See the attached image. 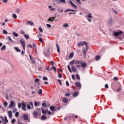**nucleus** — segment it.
<instances>
[{
  "label": "nucleus",
  "mask_w": 124,
  "mask_h": 124,
  "mask_svg": "<svg viewBox=\"0 0 124 124\" xmlns=\"http://www.w3.org/2000/svg\"><path fill=\"white\" fill-rule=\"evenodd\" d=\"M84 45H85L86 47H88L89 46V44L86 41H83L82 42H79L78 44V47L83 46Z\"/></svg>",
  "instance_id": "obj_1"
},
{
  "label": "nucleus",
  "mask_w": 124,
  "mask_h": 124,
  "mask_svg": "<svg viewBox=\"0 0 124 124\" xmlns=\"http://www.w3.org/2000/svg\"><path fill=\"white\" fill-rule=\"evenodd\" d=\"M88 49L89 48H88V46H86L85 49H83V50H82L83 54V56L84 57V58H86L87 52H88Z\"/></svg>",
  "instance_id": "obj_2"
},
{
  "label": "nucleus",
  "mask_w": 124,
  "mask_h": 124,
  "mask_svg": "<svg viewBox=\"0 0 124 124\" xmlns=\"http://www.w3.org/2000/svg\"><path fill=\"white\" fill-rule=\"evenodd\" d=\"M80 64L81 66H82V67H83V68H85V67H87V62H82L81 61V62H80Z\"/></svg>",
  "instance_id": "obj_3"
},
{
  "label": "nucleus",
  "mask_w": 124,
  "mask_h": 124,
  "mask_svg": "<svg viewBox=\"0 0 124 124\" xmlns=\"http://www.w3.org/2000/svg\"><path fill=\"white\" fill-rule=\"evenodd\" d=\"M30 60L32 62V63H35V59L31 56V55H29Z\"/></svg>",
  "instance_id": "obj_4"
},
{
  "label": "nucleus",
  "mask_w": 124,
  "mask_h": 124,
  "mask_svg": "<svg viewBox=\"0 0 124 124\" xmlns=\"http://www.w3.org/2000/svg\"><path fill=\"white\" fill-rule=\"evenodd\" d=\"M21 105L22 106V109L23 111H27V109L26 108V103H22Z\"/></svg>",
  "instance_id": "obj_5"
},
{
  "label": "nucleus",
  "mask_w": 124,
  "mask_h": 124,
  "mask_svg": "<svg viewBox=\"0 0 124 124\" xmlns=\"http://www.w3.org/2000/svg\"><path fill=\"white\" fill-rule=\"evenodd\" d=\"M69 2L71 4V5L74 8H75V9H77V6L75 4H74L71 0H69Z\"/></svg>",
  "instance_id": "obj_6"
},
{
  "label": "nucleus",
  "mask_w": 124,
  "mask_h": 124,
  "mask_svg": "<svg viewBox=\"0 0 124 124\" xmlns=\"http://www.w3.org/2000/svg\"><path fill=\"white\" fill-rule=\"evenodd\" d=\"M45 56L46 57H49L50 56V50L47 49V51L44 53Z\"/></svg>",
  "instance_id": "obj_7"
},
{
  "label": "nucleus",
  "mask_w": 124,
  "mask_h": 124,
  "mask_svg": "<svg viewBox=\"0 0 124 124\" xmlns=\"http://www.w3.org/2000/svg\"><path fill=\"white\" fill-rule=\"evenodd\" d=\"M55 19H56V16H53V17H50L47 20V22H53L54 21V20H55Z\"/></svg>",
  "instance_id": "obj_8"
},
{
  "label": "nucleus",
  "mask_w": 124,
  "mask_h": 124,
  "mask_svg": "<svg viewBox=\"0 0 124 124\" xmlns=\"http://www.w3.org/2000/svg\"><path fill=\"white\" fill-rule=\"evenodd\" d=\"M75 85L76 87H77V88H79V89H81V88H82V85L80 82L76 83Z\"/></svg>",
  "instance_id": "obj_9"
},
{
  "label": "nucleus",
  "mask_w": 124,
  "mask_h": 124,
  "mask_svg": "<svg viewBox=\"0 0 124 124\" xmlns=\"http://www.w3.org/2000/svg\"><path fill=\"white\" fill-rule=\"evenodd\" d=\"M33 115L34 116V118H37V117H38L39 113L37 111H34Z\"/></svg>",
  "instance_id": "obj_10"
},
{
  "label": "nucleus",
  "mask_w": 124,
  "mask_h": 124,
  "mask_svg": "<svg viewBox=\"0 0 124 124\" xmlns=\"http://www.w3.org/2000/svg\"><path fill=\"white\" fill-rule=\"evenodd\" d=\"M26 24L28 25H30V26H33V25H34L33 22L31 21H27Z\"/></svg>",
  "instance_id": "obj_11"
},
{
  "label": "nucleus",
  "mask_w": 124,
  "mask_h": 124,
  "mask_svg": "<svg viewBox=\"0 0 124 124\" xmlns=\"http://www.w3.org/2000/svg\"><path fill=\"white\" fill-rule=\"evenodd\" d=\"M41 111H42V114H46V113H47V111H48V109H46V110H45V109L42 108Z\"/></svg>",
  "instance_id": "obj_12"
},
{
  "label": "nucleus",
  "mask_w": 124,
  "mask_h": 124,
  "mask_svg": "<svg viewBox=\"0 0 124 124\" xmlns=\"http://www.w3.org/2000/svg\"><path fill=\"white\" fill-rule=\"evenodd\" d=\"M72 70L73 72H77V69L76 68V67H75V66H72Z\"/></svg>",
  "instance_id": "obj_13"
},
{
  "label": "nucleus",
  "mask_w": 124,
  "mask_h": 124,
  "mask_svg": "<svg viewBox=\"0 0 124 124\" xmlns=\"http://www.w3.org/2000/svg\"><path fill=\"white\" fill-rule=\"evenodd\" d=\"M23 118L24 120H25V121L29 120V116H28L27 114H24Z\"/></svg>",
  "instance_id": "obj_14"
},
{
  "label": "nucleus",
  "mask_w": 124,
  "mask_h": 124,
  "mask_svg": "<svg viewBox=\"0 0 124 124\" xmlns=\"http://www.w3.org/2000/svg\"><path fill=\"white\" fill-rule=\"evenodd\" d=\"M20 43L21 44H22V46L26 45V43H25V40H24V39H21L20 40Z\"/></svg>",
  "instance_id": "obj_15"
},
{
  "label": "nucleus",
  "mask_w": 124,
  "mask_h": 124,
  "mask_svg": "<svg viewBox=\"0 0 124 124\" xmlns=\"http://www.w3.org/2000/svg\"><path fill=\"white\" fill-rule=\"evenodd\" d=\"M52 7V6H48V9H49L50 11H55V10H56V8Z\"/></svg>",
  "instance_id": "obj_16"
},
{
  "label": "nucleus",
  "mask_w": 124,
  "mask_h": 124,
  "mask_svg": "<svg viewBox=\"0 0 124 124\" xmlns=\"http://www.w3.org/2000/svg\"><path fill=\"white\" fill-rule=\"evenodd\" d=\"M108 25H109L110 26H112V25H113V21H112V18H110V19L108 20Z\"/></svg>",
  "instance_id": "obj_17"
},
{
  "label": "nucleus",
  "mask_w": 124,
  "mask_h": 124,
  "mask_svg": "<svg viewBox=\"0 0 124 124\" xmlns=\"http://www.w3.org/2000/svg\"><path fill=\"white\" fill-rule=\"evenodd\" d=\"M116 38L119 40V41H120V43H124V42H123V38H122V37H119L117 36Z\"/></svg>",
  "instance_id": "obj_18"
},
{
  "label": "nucleus",
  "mask_w": 124,
  "mask_h": 124,
  "mask_svg": "<svg viewBox=\"0 0 124 124\" xmlns=\"http://www.w3.org/2000/svg\"><path fill=\"white\" fill-rule=\"evenodd\" d=\"M15 105V103L13 101H12L10 103L9 107H13Z\"/></svg>",
  "instance_id": "obj_19"
},
{
  "label": "nucleus",
  "mask_w": 124,
  "mask_h": 124,
  "mask_svg": "<svg viewBox=\"0 0 124 124\" xmlns=\"http://www.w3.org/2000/svg\"><path fill=\"white\" fill-rule=\"evenodd\" d=\"M56 47L57 49V51L58 53H60L61 52V50H60V46H59V44H56Z\"/></svg>",
  "instance_id": "obj_20"
},
{
  "label": "nucleus",
  "mask_w": 124,
  "mask_h": 124,
  "mask_svg": "<svg viewBox=\"0 0 124 124\" xmlns=\"http://www.w3.org/2000/svg\"><path fill=\"white\" fill-rule=\"evenodd\" d=\"M82 62V61L79 60H75V64H80V63H81V62Z\"/></svg>",
  "instance_id": "obj_21"
},
{
  "label": "nucleus",
  "mask_w": 124,
  "mask_h": 124,
  "mask_svg": "<svg viewBox=\"0 0 124 124\" xmlns=\"http://www.w3.org/2000/svg\"><path fill=\"white\" fill-rule=\"evenodd\" d=\"M39 105H40V103L36 101L34 102V106H35V107H37L39 106Z\"/></svg>",
  "instance_id": "obj_22"
},
{
  "label": "nucleus",
  "mask_w": 124,
  "mask_h": 124,
  "mask_svg": "<svg viewBox=\"0 0 124 124\" xmlns=\"http://www.w3.org/2000/svg\"><path fill=\"white\" fill-rule=\"evenodd\" d=\"M69 64H70V65H73V64H75V60H73L71 61L70 62Z\"/></svg>",
  "instance_id": "obj_23"
},
{
  "label": "nucleus",
  "mask_w": 124,
  "mask_h": 124,
  "mask_svg": "<svg viewBox=\"0 0 124 124\" xmlns=\"http://www.w3.org/2000/svg\"><path fill=\"white\" fill-rule=\"evenodd\" d=\"M8 114L9 118H10L11 117H12V111H11L10 110L8 112Z\"/></svg>",
  "instance_id": "obj_24"
},
{
  "label": "nucleus",
  "mask_w": 124,
  "mask_h": 124,
  "mask_svg": "<svg viewBox=\"0 0 124 124\" xmlns=\"http://www.w3.org/2000/svg\"><path fill=\"white\" fill-rule=\"evenodd\" d=\"M46 119H47V117L45 115H43L41 117V120H42L43 121H45V120H46Z\"/></svg>",
  "instance_id": "obj_25"
},
{
  "label": "nucleus",
  "mask_w": 124,
  "mask_h": 124,
  "mask_svg": "<svg viewBox=\"0 0 124 124\" xmlns=\"http://www.w3.org/2000/svg\"><path fill=\"white\" fill-rule=\"evenodd\" d=\"M50 109L51 111H52V112H55V107L54 106H51L50 107Z\"/></svg>",
  "instance_id": "obj_26"
},
{
  "label": "nucleus",
  "mask_w": 124,
  "mask_h": 124,
  "mask_svg": "<svg viewBox=\"0 0 124 124\" xmlns=\"http://www.w3.org/2000/svg\"><path fill=\"white\" fill-rule=\"evenodd\" d=\"M78 96V92H74L73 96L74 97H76V96Z\"/></svg>",
  "instance_id": "obj_27"
},
{
  "label": "nucleus",
  "mask_w": 124,
  "mask_h": 124,
  "mask_svg": "<svg viewBox=\"0 0 124 124\" xmlns=\"http://www.w3.org/2000/svg\"><path fill=\"white\" fill-rule=\"evenodd\" d=\"M67 101H68V99H67V98H64L63 99V102L64 103H67Z\"/></svg>",
  "instance_id": "obj_28"
},
{
  "label": "nucleus",
  "mask_w": 124,
  "mask_h": 124,
  "mask_svg": "<svg viewBox=\"0 0 124 124\" xmlns=\"http://www.w3.org/2000/svg\"><path fill=\"white\" fill-rule=\"evenodd\" d=\"M0 108L1 109L3 112L5 111V108L3 107H2L1 105H0Z\"/></svg>",
  "instance_id": "obj_29"
},
{
  "label": "nucleus",
  "mask_w": 124,
  "mask_h": 124,
  "mask_svg": "<svg viewBox=\"0 0 124 124\" xmlns=\"http://www.w3.org/2000/svg\"><path fill=\"white\" fill-rule=\"evenodd\" d=\"M87 17L90 18V19L93 18V16H92V13H90L87 15Z\"/></svg>",
  "instance_id": "obj_30"
},
{
  "label": "nucleus",
  "mask_w": 124,
  "mask_h": 124,
  "mask_svg": "<svg viewBox=\"0 0 124 124\" xmlns=\"http://www.w3.org/2000/svg\"><path fill=\"white\" fill-rule=\"evenodd\" d=\"M13 35L14 36H15V37H18V36H19V34L16 33L15 31L13 32Z\"/></svg>",
  "instance_id": "obj_31"
},
{
  "label": "nucleus",
  "mask_w": 124,
  "mask_h": 124,
  "mask_svg": "<svg viewBox=\"0 0 124 124\" xmlns=\"http://www.w3.org/2000/svg\"><path fill=\"white\" fill-rule=\"evenodd\" d=\"M42 106L44 108H46L47 107V104L46 103H42Z\"/></svg>",
  "instance_id": "obj_32"
},
{
  "label": "nucleus",
  "mask_w": 124,
  "mask_h": 124,
  "mask_svg": "<svg viewBox=\"0 0 124 124\" xmlns=\"http://www.w3.org/2000/svg\"><path fill=\"white\" fill-rule=\"evenodd\" d=\"M68 24L67 23H64L63 25V28H68Z\"/></svg>",
  "instance_id": "obj_33"
},
{
  "label": "nucleus",
  "mask_w": 124,
  "mask_h": 124,
  "mask_svg": "<svg viewBox=\"0 0 124 124\" xmlns=\"http://www.w3.org/2000/svg\"><path fill=\"white\" fill-rule=\"evenodd\" d=\"M8 105V103L7 102L5 101V102L3 103V106L4 107H7V106Z\"/></svg>",
  "instance_id": "obj_34"
},
{
  "label": "nucleus",
  "mask_w": 124,
  "mask_h": 124,
  "mask_svg": "<svg viewBox=\"0 0 124 124\" xmlns=\"http://www.w3.org/2000/svg\"><path fill=\"white\" fill-rule=\"evenodd\" d=\"M77 3H78V4H79L80 5H81L82 4V2H81V0H76Z\"/></svg>",
  "instance_id": "obj_35"
},
{
  "label": "nucleus",
  "mask_w": 124,
  "mask_h": 124,
  "mask_svg": "<svg viewBox=\"0 0 124 124\" xmlns=\"http://www.w3.org/2000/svg\"><path fill=\"white\" fill-rule=\"evenodd\" d=\"M14 48L15 49L16 51V52H20L21 50L19 48H18V47H15Z\"/></svg>",
  "instance_id": "obj_36"
},
{
  "label": "nucleus",
  "mask_w": 124,
  "mask_h": 124,
  "mask_svg": "<svg viewBox=\"0 0 124 124\" xmlns=\"http://www.w3.org/2000/svg\"><path fill=\"white\" fill-rule=\"evenodd\" d=\"M73 56H74L73 53H71L69 56V57L70 59H72V58H73Z\"/></svg>",
  "instance_id": "obj_37"
},
{
  "label": "nucleus",
  "mask_w": 124,
  "mask_h": 124,
  "mask_svg": "<svg viewBox=\"0 0 124 124\" xmlns=\"http://www.w3.org/2000/svg\"><path fill=\"white\" fill-rule=\"evenodd\" d=\"M52 68L53 70L55 71V72H57V68H56V67H55V66L53 65Z\"/></svg>",
  "instance_id": "obj_38"
},
{
  "label": "nucleus",
  "mask_w": 124,
  "mask_h": 124,
  "mask_svg": "<svg viewBox=\"0 0 124 124\" xmlns=\"http://www.w3.org/2000/svg\"><path fill=\"white\" fill-rule=\"evenodd\" d=\"M99 60H100V56H99V55H98L96 57L95 60L96 61H99Z\"/></svg>",
  "instance_id": "obj_39"
},
{
  "label": "nucleus",
  "mask_w": 124,
  "mask_h": 124,
  "mask_svg": "<svg viewBox=\"0 0 124 124\" xmlns=\"http://www.w3.org/2000/svg\"><path fill=\"white\" fill-rule=\"evenodd\" d=\"M24 37L26 38V39H29L30 38V36H29V35L25 34L24 35Z\"/></svg>",
  "instance_id": "obj_40"
},
{
  "label": "nucleus",
  "mask_w": 124,
  "mask_h": 124,
  "mask_svg": "<svg viewBox=\"0 0 124 124\" xmlns=\"http://www.w3.org/2000/svg\"><path fill=\"white\" fill-rule=\"evenodd\" d=\"M13 18H14V19H17V15H16V14H14L13 15Z\"/></svg>",
  "instance_id": "obj_41"
},
{
  "label": "nucleus",
  "mask_w": 124,
  "mask_h": 124,
  "mask_svg": "<svg viewBox=\"0 0 124 124\" xmlns=\"http://www.w3.org/2000/svg\"><path fill=\"white\" fill-rule=\"evenodd\" d=\"M7 38L9 39V40H10V41H11V42H13V40H12V39H11V37L8 36Z\"/></svg>",
  "instance_id": "obj_42"
},
{
  "label": "nucleus",
  "mask_w": 124,
  "mask_h": 124,
  "mask_svg": "<svg viewBox=\"0 0 124 124\" xmlns=\"http://www.w3.org/2000/svg\"><path fill=\"white\" fill-rule=\"evenodd\" d=\"M5 48H6L5 45L3 46L1 48V50L3 51L5 50Z\"/></svg>",
  "instance_id": "obj_43"
},
{
  "label": "nucleus",
  "mask_w": 124,
  "mask_h": 124,
  "mask_svg": "<svg viewBox=\"0 0 124 124\" xmlns=\"http://www.w3.org/2000/svg\"><path fill=\"white\" fill-rule=\"evenodd\" d=\"M43 80H44V81H47L48 80V78H47L46 77H43Z\"/></svg>",
  "instance_id": "obj_44"
},
{
  "label": "nucleus",
  "mask_w": 124,
  "mask_h": 124,
  "mask_svg": "<svg viewBox=\"0 0 124 124\" xmlns=\"http://www.w3.org/2000/svg\"><path fill=\"white\" fill-rule=\"evenodd\" d=\"M38 94H42V89H40L38 92Z\"/></svg>",
  "instance_id": "obj_45"
},
{
  "label": "nucleus",
  "mask_w": 124,
  "mask_h": 124,
  "mask_svg": "<svg viewBox=\"0 0 124 124\" xmlns=\"http://www.w3.org/2000/svg\"><path fill=\"white\" fill-rule=\"evenodd\" d=\"M59 2H62L63 3H66L65 0H59Z\"/></svg>",
  "instance_id": "obj_46"
},
{
  "label": "nucleus",
  "mask_w": 124,
  "mask_h": 124,
  "mask_svg": "<svg viewBox=\"0 0 124 124\" xmlns=\"http://www.w3.org/2000/svg\"><path fill=\"white\" fill-rule=\"evenodd\" d=\"M31 105H27V108L29 110L31 109Z\"/></svg>",
  "instance_id": "obj_47"
},
{
  "label": "nucleus",
  "mask_w": 124,
  "mask_h": 124,
  "mask_svg": "<svg viewBox=\"0 0 124 124\" xmlns=\"http://www.w3.org/2000/svg\"><path fill=\"white\" fill-rule=\"evenodd\" d=\"M15 116L16 117V118H18V117H19V112H16L15 113Z\"/></svg>",
  "instance_id": "obj_48"
},
{
  "label": "nucleus",
  "mask_w": 124,
  "mask_h": 124,
  "mask_svg": "<svg viewBox=\"0 0 124 124\" xmlns=\"http://www.w3.org/2000/svg\"><path fill=\"white\" fill-rule=\"evenodd\" d=\"M3 33L4 34H7L8 32L6 30H3Z\"/></svg>",
  "instance_id": "obj_49"
},
{
  "label": "nucleus",
  "mask_w": 124,
  "mask_h": 124,
  "mask_svg": "<svg viewBox=\"0 0 124 124\" xmlns=\"http://www.w3.org/2000/svg\"><path fill=\"white\" fill-rule=\"evenodd\" d=\"M35 83H38L39 82V78H36L34 80Z\"/></svg>",
  "instance_id": "obj_50"
},
{
  "label": "nucleus",
  "mask_w": 124,
  "mask_h": 124,
  "mask_svg": "<svg viewBox=\"0 0 124 124\" xmlns=\"http://www.w3.org/2000/svg\"><path fill=\"white\" fill-rule=\"evenodd\" d=\"M76 77L78 80H80V76L79 75H77Z\"/></svg>",
  "instance_id": "obj_51"
},
{
  "label": "nucleus",
  "mask_w": 124,
  "mask_h": 124,
  "mask_svg": "<svg viewBox=\"0 0 124 124\" xmlns=\"http://www.w3.org/2000/svg\"><path fill=\"white\" fill-rule=\"evenodd\" d=\"M22 107V104H21V103H18V108L20 109Z\"/></svg>",
  "instance_id": "obj_52"
},
{
  "label": "nucleus",
  "mask_w": 124,
  "mask_h": 124,
  "mask_svg": "<svg viewBox=\"0 0 124 124\" xmlns=\"http://www.w3.org/2000/svg\"><path fill=\"white\" fill-rule=\"evenodd\" d=\"M58 83H59V84L60 85V86H62V80H61V79H58Z\"/></svg>",
  "instance_id": "obj_53"
},
{
  "label": "nucleus",
  "mask_w": 124,
  "mask_h": 124,
  "mask_svg": "<svg viewBox=\"0 0 124 124\" xmlns=\"http://www.w3.org/2000/svg\"><path fill=\"white\" fill-rule=\"evenodd\" d=\"M76 67H77L78 68V69H80V68H81V65L78 64L76 65Z\"/></svg>",
  "instance_id": "obj_54"
},
{
  "label": "nucleus",
  "mask_w": 124,
  "mask_h": 124,
  "mask_svg": "<svg viewBox=\"0 0 124 124\" xmlns=\"http://www.w3.org/2000/svg\"><path fill=\"white\" fill-rule=\"evenodd\" d=\"M15 122H16V120L15 119H13L12 120L11 123H12V124H14V123H15Z\"/></svg>",
  "instance_id": "obj_55"
},
{
  "label": "nucleus",
  "mask_w": 124,
  "mask_h": 124,
  "mask_svg": "<svg viewBox=\"0 0 124 124\" xmlns=\"http://www.w3.org/2000/svg\"><path fill=\"white\" fill-rule=\"evenodd\" d=\"M20 11H21L19 10V9H17L16 10V13L19 14V13H20Z\"/></svg>",
  "instance_id": "obj_56"
},
{
  "label": "nucleus",
  "mask_w": 124,
  "mask_h": 124,
  "mask_svg": "<svg viewBox=\"0 0 124 124\" xmlns=\"http://www.w3.org/2000/svg\"><path fill=\"white\" fill-rule=\"evenodd\" d=\"M39 30L40 31V32H43V30L42 29V28H41V27H39Z\"/></svg>",
  "instance_id": "obj_57"
},
{
  "label": "nucleus",
  "mask_w": 124,
  "mask_h": 124,
  "mask_svg": "<svg viewBox=\"0 0 124 124\" xmlns=\"http://www.w3.org/2000/svg\"><path fill=\"white\" fill-rule=\"evenodd\" d=\"M39 40L40 42H41V43H42V42H43V39H42V38H39Z\"/></svg>",
  "instance_id": "obj_58"
},
{
  "label": "nucleus",
  "mask_w": 124,
  "mask_h": 124,
  "mask_svg": "<svg viewBox=\"0 0 124 124\" xmlns=\"http://www.w3.org/2000/svg\"><path fill=\"white\" fill-rule=\"evenodd\" d=\"M38 68L39 70H41L42 69V66H41V65H40L38 67Z\"/></svg>",
  "instance_id": "obj_59"
},
{
  "label": "nucleus",
  "mask_w": 124,
  "mask_h": 124,
  "mask_svg": "<svg viewBox=\"0 0 124 124\" xmlns=\"http://www.w3.org/2000/svg\"><path fill=\"white\" fill-rule=\"evenodd\" d=\"M20 33H21V34H25V31L23 30L20 31Z\"/></svg>",
  "instance_id": "obj_60"
},
{
  "label": "nucleus",
  "mask_w": 124,
  "mask_h": 124,
  "mask_svg": "<svg viewBox=\"0 0 124 124\" xmlns=\"http://www.w3.org/2000/svg\"><path fill=\"white\" fill-rule=\"evenodd\" d=\"M58 77H59V78H62V74H59L58 75Z\"/></svg>",
  "instance_id": "obj_61"
},
{
  "label": "nucleus",
  "mask_w": 124,
  "mask_h": 124,
  "mask_svg": "<svg viewBox=\"0 0 124 124\" xmlns=\"http://www.w3.org/2000/svg\"><path fill=\"white\" fill-rule=\"evenodd\" d=\"M46 26L47 27V28H51V27H52V26L49 24H46Z\"/></svg>",
  "instance_id": "obj_62"
},
{
  "label": "nucleus",
  "mask_w": 124,
  "mask_h": 124,
  "mask_svg": "<svg viewBox=\"0 0 124 124\" xmlns=\"http://www.w3.org/2000/svg\"><path fill=\"white\" fill-rule=\"evenodd\" d=\"M105 87L106 88V89H108L109 88V86H108V84H106L105 85Z\"/></svg>",
  "instance_id": "obj_63"
},
{
  "label": "nucleus",
  "mask_w": 124,
  "mask_h": 124,
  "mask_svg": "<svg viewBox=\"0 0 124 124\" xmlns=\"http://www.w3.org/2000/svg\"><path fill=\"white\" fill-rule=\"evenodd\" d=\"M70 94V93H65V96H69Z\"/></svg>",
  "instance_id": "obj_64"
}]
</instances>
